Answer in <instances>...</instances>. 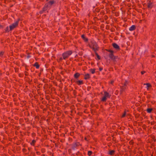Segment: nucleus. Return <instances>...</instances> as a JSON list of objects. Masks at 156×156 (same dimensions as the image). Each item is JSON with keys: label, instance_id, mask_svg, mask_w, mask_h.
Listing matches in <instances>:
<instances>
[{"label": "nucleus", "instance_id": "nucleus-1", "mask_svg": "<svg viewBox=\"0 0 156 156\" xmlns=\"http://www.w3.org/2000/svg\"><path fill=\"white\" fill-rule=\"evenodd\" d=\"M110 97L111 95L108 93L106 91H104L103 96L101 99V100L103 101H105L107 99L109 98Z\"/></svg>", "mask_w": 156, "mask_h": 156}, {"label": "nucleus", "instance_id": "nucleus-2", "mask_svg": "<svg viewBox=\"0 0 156 156\" xmlns=\"http://www.w3.org/2000/svg\"><path fill=\"white\" fill-rule=\"evenodd\" d=\"M89 45L90 47L93 49L94 51L96 50L98 48L96 42L94 41H91V43L89 44Z\"/></svg>", "mask_w": 156, "mask_h": 156}, {"label": "nucleus", "instance_id": "nucleus-3", "mask_svg": "<svg viewBox=\"0 0 156 156\" xmlns=\"http://www.w3.org/2000/svg\"><path fill=\"white\" fill-rule=\"evenodd\" d=\"M72 53V52L71 51H69L66 52L62 54L63 58L64 59H65L66 58L69 57Z\"/></svg>", "mask_w": 156, "mask_h": 156}, {"label": "nucleus", "instance_id": "nucleus-4", "mask_svg": "<svg viewBox=\"0 0 156 156\" xmlns=\"http://www.w3.org/2000/svg\"><path fill=\"white\" fill-rule=\"evenodd\" d=\"M18 21H16L14 23L12 24V25L9 26L10 30H12L14 28L16 27L18 25Z\"/></svg>", "mask_w": 156, "mask_h": 156}, {"label": "nucleus", "instance_id": "nucleus-5", "mask_svg": "<svg viewBox=\"0 0 156 156\" xmlns=\"http://www.w3.org/2000/svg\"><path fill=\"white\" fill-rule=\"evenodd\" d=\"M135 28V26L133 25L129 28V30L130 31H133L134 30Z\"/></svg>", "mask_w": 156, "mask_h": 156}, {"label": "nucleus", "instance_id": "nucleus-6", "mask_svg": "<svg viewBox=\"0 0 156 156\" xmlns=\"http://www.w3.org/2000/svg\"><path fill=\"white\" fill-rule=\"evenodd\" d=\"M113 47L116 49H119V46L116 44L114 43L113 44Z\"/></svg>", "mask_w": 156, "mask_h": 156}, {"label": "nucleus", "instance_id": "nucleus-7", "mask_svg": "<svg viewBox=\"0 0 156 156\" xmlns=\"http://www.w3.org/2000/svg\"><path fill=\"white\" fill-rule=\"evenodd\" d=\"M90 77V75L89 74H87L85 75L84 79L86 80L88 79Z\"/></svg>", "mask_w": 156, "mask_h": 156}, {"label": "nucleus", "instance_id": "nucleus-8", "mask_svg": "<svg viewBox=\"0 0 156 156\" xmlns=\"http://www.w3.org/2000/svg\"><path fill=\"white\" fill-rule=\"evenodd\" d=\"M76 83L78 85L82 84L83 83V82L82 80H78L76 82Z\"/></svg>", "mask_w": 156, "mask_h": 156}, {"label": "nucleus", "instance_id": "nucleus-9", "mask_svg": "<svg viewBox=\"0 0 156 156\" xmlns=\"http://www.w3.org/2000/svg\"><path fill=\"white\" fill-rule=\"evenodd\" d=\"M115 152V151L114 150L111 151H109V154L111 155H113L114 154Z\"/></svg>", "mask_w": 156, "mask_h": 156}, {"label": "nucleus", "instance_id": "nucleus-10", "mask_svg": "<svg viewBox=\"0 0 156 156\" xmlns=\"http://www.w3.org/2000/svg\"><path fill=\"white\" fill-rule=\"evenodd\" d=\"M82 37L85 41H88V39L85 37L84 35H82Z\"/></svg>", "mask_w": 156, "mask_h": 156}, {"label": "nucleus", "instance_id": "nucleus-11", "mask_svg": "<svg viewBox=\"0 0 156 156\" xmlns=\"http://www.w3.org/2000/svg\"><path fill=\"white\" fill-rule=\"evenodd\" d=\"M147 7L148 8L151 9L152 7V3L151 2H149L148 3Z\"/></svg>", "mask_w": 156, "mask_h": 156}, {"label": "nucleus", "instance_id": "nucleus-12", "mask_svg": "<svg viewBox=\"0 0 156 156\" xmlns=\"http://www.w3.org/2000/svg\"><path fill=\"white\" fill-rule=\"evenodd\" d=\"M80 75V74L78 73H75L74 75V77L75 78H78Z\"/></svg>", "mask_w": 156, "mask_h": 156}, {"label": "nucleus", "instance_id": "nucleus-13", "mask_svg": "<svg viewBox=\"0 0 156 156\" xmlns=\"http://www.w3.org/2000/svg\"><path fill=\"white\" fill-rule=\"evenodd\" d=\"M90 71L91 73L92 74H94L95 72V69H90Z\"/></svg>", "mask_w": 156, "mask_h": 156}, {"label": "nucleus", "instance_id": "nucleus-14", "mask_svg": "<svg viewBox=\"0 0 156 156\" xmlns=\"http://www.w3.org/2000/svg\"><path fill=\"white\" fill-rule=\"evenodd\" d=\"M146 85V88L147 89H148V88L151 87V85L149 83H147Z\"/></svg>", "mask_w": 156, "mask_h": 156}, {"label": "nucleus", "instance_id": "nucleus-15", "mask_svg": "<svg viewBox=\"0 0 156 156\" xmlns=\"http://www.w3.org/2000/svg\"><path fill=\"white\" fill-rule=\"evenodd\" d=\"M126 86L125 85H124L123 86L121 87V90L123 91L124 89L126 88Z\"/></svg>", "mask_w": 156, "mask_h": 156}, {"label": "nucleus", "instance_id": "nucleus-16", "mask_svg": "<svg viewBox=\"0 0 156 156\" xmlns=\"http://www.w3.org/2000/svg\"><path fill=\"white\" fill-rule=\"evenodd\" d=\"M152 109H151V108H148L147 109V112L148 113H150L151 111H152Z\"/></svg>", "mask_w": 156, "mask_h": 156}, {"label": "nucleus", "instance_id": "nucleus-17", "mask_svg": "<svg viewBox=\"0 0 156 156\" xmlns=\"http://www.w3.org/2000/svg\"><path fill=\"white\" fill-rule=\"evenodd\" d=\"M35 142V141L34 140H33L32 142L30 143L31 145H34V143Z\"/></svg>", "mask_w": 156, "mask_h": 156}, {"label": "nucleus", "instance_id": "nucleus-18", "mask_svg": "<svg viewBox=\"0 0 156 156\" xmlns=\"http://www.w3.org/2000/svg\"><path fill=\"white\" fill-rule=\"evenodd\" d=\"M96 55L97 56V58L98 60L100 59V58L99 56L97 53L96 54Z\"/></svg>", "mask_w": 156, "mask_h": 156}, {"label": "nucleus", "instance_id": "nucleus-19", "mask_svg": "<svg viewBox=\"0 0 156 156\" xmlns=\"http://www.w3.org/2000/svg\"><path fill=\"white\" fill-rule=\"evenodd\" d=\"M92 153V152L91 151H89L88 153V155L90 156L91 155Z\"/></svg>", "mask_w": 156, "mask_h": 156}, {"label": "nucleus", "instance_id": "nucleus-20", "mask_svg": "<svg viewBox=\"0 0 156 156\" xmlns=\"http://www.w3.org/2000/svg\"><path fill=\"white\" fill-rule=\"evenodd\" d=\"M54 2L53 1H51L49 2L50 4L51 5L53 3H54Z\"/></svg>", "mask_w": 156, "mask_h": 156}, {"label": "nucleus", "instance_id": "nucleus-21", "mask_svg": "<svg viewBox=\"0 0 156 156\" xmlns=\"http://www.w3.org/2000/svg\"><path fill=\"white\" fill-rule=\"evenodd\" d=\"M125 115H126V113H125V112L124 114H123V115H122V117H124L125 116Z\"/></svg>", "mask_w": 156, "mask_h": 156}, {"label": "nucleus", "instance_id": "nucleus-22", "mask_svg": "<svg viewBox=\"0 0 156 156\" xmlns=\"http://www.w3.org/2000/svg\"><path fill=\"white\" fill-rule=\"evenodd\" d=\"M35 66H36V68L37 69H38L39 68V66L38 65H35Z\"/></svg>", "mask_w": 156, "mask_h": 156}, {"label": "nucleus", "instance_id": "nucleus-23", "mask_svg": "<svg viewBox=\"0 0 156 156\" xmlns=\"http://www.w3.org/2000/svg\"><path fill=\"white\" fill-rule=\"evenodd\" d=\"M112 58H113V57H114V56L112 55V54H111V56H110Z\"/></svg>", "mask_w": 156, "mask_h": 156}, {"label": "nucleus", "instance_id": "nucleus-24", "mask_svg": "<svg viewBox=\"0 0 156 156\" xmlns=\"http://www.w3.org/2000/svg\"><path fill=\"white\" fill-rule=\"evenodd\" d=\"M99 69L100 71H101L102 70L103 68L100 67L99 68Z\"/></svg>", "mask_w": 156, "mask_h": 156}, {"label": "nucleus", "instance_id": "nucleus-25", "mask_svg": "<svg viewBox=\"0 0 156 156\" xmlns=\"http://www.w3.org/2000/svg\"><path fill=\"white\" fill-rule=\"evenodd\" d=\"M3 55V52H1L0 53V56L2 55Z\"/></svg>", "mask_w": 156, "mask_h": 156}, {"label": "nucleus", "instance_id": "nucleus-26", "mask_svg": "<svg viewBox=\"0 0 156 156\" xmlns=\"http://www.w3.org/2000/svg\"><path fill=\"white\" fill-rule=\"evenodd\" d=\"M8 30H9V27H7L6 28V31H8Z\"/></svg>", "mask_w": 156, "mask_h": 156}, {"label": "nucleus", "instance_id": "nucleus-27", "mask_svg": "<svg viewBox=\"0 0 156 156\" xmlns=\"http://www.w3.org/2000/svg\"><path fill=\"white\" fill-rule=\"evenodd\" d=\"M145 73L144 71H142L141 72V73L142 74H143Z\"/></svg>", "mask_w": 156, "mask_h": 156}, {"label": "nucleus", "instance_id": "nucleus-28", "mask_svg": "<svg viewBox=\"0 0 156 156\" xmlns=\"http://www.w3.org/2000/svg\"><path fill=\"white\" fill-rule=\"evenodd\" d=\"M113 83V81H111V83L112 84Z\"/></svg>", "mask_w": 156, "mask_h": 156}]
</instances>
